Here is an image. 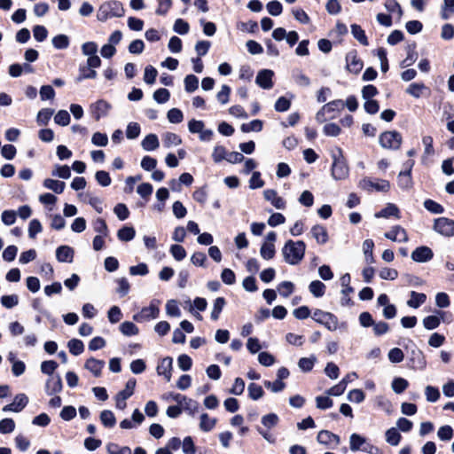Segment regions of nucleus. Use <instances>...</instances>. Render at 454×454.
<instances>
[{
  "instance_id": "obj_36",
  "label": "nucleus",
  "mask_w": 454,
  "mask_h": 454,
  "mask_svg": "<svg viewBox=\"0 0 454 454\" xmlns=\"http://www.w3.org/2000/svg\"><path fill=\"white\" fill-rule=\"evenodd\" d=\"M97 77V72L94 68L80 66L79 67V75L76 78V81L82 82L84 79H95Z\"/></svg>"
},
{
  "instance_id": "obj_10",
  "label": "nucleus",
  "mask_w": 454,
  "mask_h": 454,
  "mask_svg": "<svg viewBox=\"0 0 454 454\" xmlns=\"http://www.w3.org/2000/svg\"><path fill=\"white\" fill-rule=\"evenodd\" d=\"M173 399L177 402L180 406L190 415H194L199 411V403L195 400L188 398L180 394L174 395Z\"/></svg>"
},
{
  "instance_id": "obj_12",
  "label": "nucleus",
  "mask_w": 454,
  "mask_h": 454,
  "mask_svg": "<svg viewBox=\"0 0 454 454\" xmlns=\"http://www.w3.org/2000/svg\"><path fill=\"white\" fill-rule=\"evenodd\" d=\"M411 256L414 262H429L433 258L434 253L430 247H426V246H421V247H417L411 253Z\"/></svg>"
},
{
  "instance_id": "obj_1",
  "label": "nucleus",
  "mask_w": 454,
  "mask_h": 454,
  "mask_svg": "<svg viewBox=\"0 0 454 454\" xmlns=\"http://www.w3.org/2000/svg\"><path fill=\"white\" fill-rule=\"evenodd\" d=\"M305 249L303 241L287 240L282 248L285 262L291 265L298 264L304 257Z\"/></svg>"
},
{
  "instance_id": "obj_13",
  "label": "nucleus",
  "mask_w": 454,
  "mask_h": 454,
  "mask_svg": "<svg viewBox=\"0 0 454 454\" xmlns=\"http://www.w3.org/2000/svg\"><path fill=\"white\" fill-rule=\"evenodd\" d=\"M347 69L354 74H358L363 68V61L357 57L356 51H351L346 55Z\"/></svg>"
},
{
  "instance_id": "obj_2",
  "label": "nucleus",
  "mask_w": 454,
  "mask_h": 454,
  "mask_svg": "<svg viewBox=\"0 0 454 454\" xmlns=\"http://www.w3.org/2000/svg\"><path fill=\"white\" fill-rule=\"evenodd\" d=\"M358 187L368 192H372L373 191L387 192L390 189V184L387 180L385 179H373L365 176L359 181Z\"/></svg>"
},
{
  "instance_id": "obj_19",
  "label": "nucleus",
  "mask_w": 454,
  "mask_h": 454,
  "mask_svg": "<svg viewBox=\"0 0 454 454\" xmlns=\"http://www.w3.org/2000/svg\"><path fill=\"white\" fill-rule=\"evenodd\" d=\"M74 249L68 246H60L56 250V258L60 262H72Z\"/></svg>"
},
{
  "instance_id": "obj_9",
  "label": "nucleus",
  "mask_w": 454,
  "mask_h": 454,
  "mask_svg": "<svg viewBox=\"0 0 454 454\" xmlns=\"http://www.w3.org/2000/svg\"><path fill=\"white\" fill-rule=\"evenodd\" d=\"M111 105L104 99H99L90 106V111L96 121L108 114Z\"/></svg>"
},
{
  "instance_id": "obj_50",
  "label": "nucleus",
  "mask_w": 454,
  "mask_h": 454,
  "mask_svg": "<svg viewBox=\"0 0 454 454\" xmlns=\"http://www.w3.org/2000/svg\"><path fill=\"white\" fill-rule=\"evenodd\" d=\"M53 113H54V111L50 108H43V109L40 110L37 114V118H36L38 124L39 125H46L49 122Z\"/></svg>"
},
{
  "instance_id": "obj_62",
  "label": "nucleus",
  "mask_w": 454,
  "mask_h": 454,
  "mask_svg": "<svg viewBox=\"0 0 454 454\" xmlns=\"http://www.w3.org/2000/svg\"><path fill=\"white\" fill-rule=\"evenodd\" d=\"M140 134V126L137 122H130L127 126L126 137L129 139H135Z\"/></svg>"
},
{
  "instance_id": "obj_11",
  "label": "nucleus",
  "mask_w": 454,
  "mask_h": 454,
  "mask_svg": "<svg viewBox=\"0 0 454 454\" xmlns=\"http://www.w3.org/2000/svg\"><path fill=\"white\" fill-rule=\"evenodd\" d=\"M27 396L25 394H19L14 397L12 403L7 404L3 408V411L20 412L27 406Z\"/></svg>"
},
{
  "instance_id": "obj_52",
  "label": "nucleus",
  "mask_w": 454,
  "mask_h": 454,
  "mask_svg": "<svg viewBox=\"0 0 454 454\" xmlns=\"http://www.w3.org/2000/svg\"><path fill=\"white\" fill-rule=\"evenodd\" d=\"M278 416L275 413H269L267 415H264L262 416V424L270 429L272 427H274L275 426H277V424L278 423Z\"/></svg>"
},
{
  "instance_id": "obj_61",
  "label": "nucleus",
  "mask_w": 454,
  "mask_h": 454,
  "mask_svg": "<svg viewBox=\"0 0 454 454\" xmlns=\"http://www.w3.org/2000/svg\"><path fill=\"white\" fill-rule=\"evenodd\" d=\"M42 231L43 227L39 220L33 219L30 221L28 225V236L30 239H35Z\"/></svg>"
},
{
  "instance_id": "obj_25",
  "label": "nucleus",
  "mask_w": 454,
  "mask_h": 454,
  "mask_svg": "<svg viewBox=\"0 0 454 454\" xmlns=\"http://www.w3.org/2000/svg\"><path fill=\"white\" fill-rule=\"evenodd\" d=\"M141 145L145 151H153L156 150L159 145V139L155 134L147 135L142 141Z\"/></svg>"
},
{
  "instance_id": "obj_41",
  "label": "nucleus",
  "mask_w": 454,
  "mask_h": 454,
  "mask_svg": "<svg viewBox=\"0 0 454 454\" xmlns=\"http://www.w3.org/2000/svg\"><path fill=\"white\" fill-rule=\"evenodd\" d=\"M385 435L387 442L393 446L398 445L402 438L398 430L395 427H391L388 430H387Z\"/></svg>"
},
{
  "instance_id": "obj_42",
  "label": "nucleus",
  "mask_w": 454,
  "mask_h": 454,
  "mask_svg": "<svg viewBox=\"0 0 454 454\" xmlns=\"http://www.w3.org/2000/svg\"><path fill=\"white\" fill-rule=\"evenodd\" d=\"M427 87L423 83L413 82L406 89V92L415 98H419Z\"/></svg>"
},
{
  "instance_id": "obj_26",
  "label": "nucleus",
  "mask_w": 454,
  "mask_h": 454,
  "mask_svg": "<svg viewBox=\"0 0 454 454\" xmlns=\"http://www.w3.org/2000/svg\"><path fill=\"white\" fill-rule=\"evenodd\" d=\"M162 142L165 147L169 148L181 145L182 139L176 133L166 132L162 135Z\"/></svg>"
},
{
  "instance_id": "obj_37",
  "label": "nucleus",
  "mask_w": 454,
  "mask_h": 454,
  "mask_svg": "<svg viewBox=\"0 0 454 454\" xmlns=\"http://www.w3.org/2000/svg\"><path fill=\"white\" fill-rule=\"evenodd\" d=\"M351 33L353 36L363 45H368V40L365 35L364 30L359 25L353 24L351 25Z\"/></svg>"
},
{
  "instance_id": "obj_47",
  "label": "nucleus",
  "mask_w": 454,
  "mask_h": 454,
  "mask_svg": "<svg viewBox=\"0 0 454 454\" xmlns=\"http://www.w3.org/2000/svg\"><path fill=\"white\" fill-rule=\"evenodd\" d=\"M409 386V382L403 378H395L392 381V389L396 394L403 393Z\"/></svg>"
},
{
  "instance_id": "obj_45",
  "label": "nucleus",
  "mask_w": 454,
  "mask_h": 454,
  "mask_svg": "<svg viewBox=\"0 0 454 454\" xmlns=\"http://www.w3.org/2000/svg\"><path fill=\"white\" fill-rule=\"evenodd\" d=\"M51 175L63 179H68L71 176V170L67 165H56Z\"/></svg>"
},
{
  "instance_id": "obj_14",
  "label": "nucleus",
  "mask_w": 454,
  "mask_h": 454,
  "mask_svg": "<svg viewBox=\"0 0 454 454\" xmlns=\"http://www.w3.org/2000/svg\"><path fill=\"white\" fill-rule=\"evenodd\" d=\"M385 238L395 242H407L408 235L406 231L400 225L394 226L384 234Z\"/></svg>"
},
{
  "instance_id": "obj_53",
  "label": "nucleus",
  "mask_w": 454,
  "mask_h": 454,
  "mask_svg": "<svg viewBox=\"0 0 454 454\" xmlns=\"http://www.w3.org/2000/svg\"><path fill=\"white\" fill-rule=\"evenodd\" d=\"M385 8L389 12H396L397 13V17L398 19L400 20L402 15H403V10L401 8V5L397 3L396 0H386L385 4Z\"/></svg>"
},
{
  "instance_id": "obj_46",
  "label": "nucleus",
  "mask_w": 454,
  "mask_h": 454,
  "mask_svg": "<svg viewBox=\"0 0 454 454\" xmlns=\"http://www.w3.org/2000/svg\"><path fill=\"white\" fill-rule=\"evenodd\" d=\"M261 256L265 260H270L275 255V246L272 243H263L261 250Z\"/></svg>"
},
{
  "instance_id": "obj_59",
  "label": "nucleus",
  "mask_w": 454,
  "mask_h": 454,
  "mask_svg": "<svg viewBox=\"0 0 454 454\" xmlns=\"http://www.w3.org/2000/svg\"><path fill=\"white\" fill-rule=\"evenodd\" d=\"M167 117L169 122L176 124L183 121L184 114L178 108H172L168 112Z\"/></svg>"
},
{
  "instance_id": "obj_34",
  "label": "nucleus",
  "mask_w": 454,
  "mask_h": 454,
  "mask_svg": "<svg viewBox=\"0 0 454 454\" xmlns=\"http://www.w3.org/2000/svg\"><path fill=\"white\" fill-rule=\"evenodd\" d=\"M226 304L225 299L218 297L215 300L211 311V319L215 321L219 318L220 314Z\"/></svg>"
},
{
  "instance_id": "obj_22",
  "label": "nucleus",
  "mask_w": 454,
  "mask_h": 454,
  "mask_svg": "<svg viewBox=\"0 0 454 454\" xmlns=\"http://www.w3.org/2000/svg\"><path fill=\"white\" fill-rule=\"evenodd\" d=\"M317 440L321 444H330V443H335L338 445L340 443V437L337 434H334L327 430H321L317 437Z\"/></svg>"
},
{
  "instance_id": "obj_44",
  "label": "nucleus",
  "mask_w": 454,
  "mask_h": 454,
  "mask_svg": "<svg viewBox=\"0 0 454 454\" xmlns=\"http://www.w3.org/2000/svg\"><path fill=\"white\" fill-rule=\"evenodd\" d=\"M120 331L126 336H132L138 333L137 326L129 321H125L120 325Z\"/></svg>"
},
{
  "instance_id": "obj_31",
  "label": "nucleus",
  "mask_w": 454,
  "mask_h": 454,
  "mask_svg": "<svg viewBox=\"0 0 454 454\" xmlns=\"http://www.w3.org/2000/svg\"><path fill=\"white\" fill-rule=\"evenodd\" d=\"M427 296L425 294L417 293L412 291L411 293V299L407 301V305L411 308L417 309L423 303H425Z\"/></svg>"
},
{
  "instance_id": "obj_17",
  "label": "nucleus",
  "mask_w": 454,
  "mask_h": 454,
  "mask_svg": "<svg viewBox=\"0 0 454 454\" xmlns=\"http://www.w3.org/2000/svg\"><path fill=\"white\" fill-rule=\"evenodd\" d=\"M46 393L50 395L59 393L62 390V380L59 374L51 376L45 384Z\"/></svg>"
},
{
  "instance_id": "obj_57",
  "label": "nucleus",
  "mask_w": 454,
  "mask_h": 454,
  "mask_svg": "<svg viewBox=\"0 0 454 454\" xmlns=\"http://www.w3.org/2000/svg\"><path fill=\"white\" fill-rule=\"evenodd\" d=\"M170 94L167 89H158L153 93V99L159 104H164L169 99Z\"/></svg>"
},
{
  "instance_id": "obj_16",
  "label": "nucleus",
  "mask_w": 454,
  "mask_h": 454,
  "mask_svg": "<svg viewBox=\"0 0 454 454\" xmlns=\"http://www.w3.org/2000/svg\"><path fill=\"white\" fill-rule=\"evenodd\" d=\"M408 168L404 171H401L398 175V185L403 190H408L412 186V179L411 176V168L413 162L410 161L407 163Z\"/></svg>"
},
{
  "instance_id": "obj_63",
  "label": "nucleus",
  "mask_w": 454,
  "mask_h": 454,
  "mask_svg": "<svg viewBox=\"0 0 454 454\" xmlns=\"http://www.w3.org/2000/svg\"><path fill=\"white\" fill-rule=\"evenodd\" d=\"M114 214L121 221L126 220L129 215L127 206L123 203H118L114 208Z\"/></svg>"
},
{
  "instance_id": "obj_39",
  "label": "nucleus",
  "mask_w": 454,
  "mask_h": 454,
  "mask_svg": "<svg viewBox=\"0 0 454 454\" xmlns=\"http://www.w3.org/2000/svg\"><path fill=\"white\" fill-rule=\"evenodd\" d=\"M136 231L133 227L124 226L117 232V237L121 241H130L135 238Z\"/></svg>"
},
{
  "instance_id": "obj_30",
  "label": "nucleus",
  "mask_w": 454,
  "mask_h": 454,
  "mask_svg": "<svg viewBox=\"0 0 454 454\" xmlns=\"http://www.w3.org/2000/svg\"><path fill=\"white\" fill-rule=\"evenodd\" d=\"M365 442L364 437L357 434H352L349 438V448L352 451L362 450Z\"/></svg>"
},
{
  "instance_id": "obj_54",
  "label": "nucleus",
  "mask_w": 454,
  "mask_h": 454,
  "mask_svg": "<svg viewBox=\"0 0 454 454\" xmlns=\"http://www.w3.org/2000/svg\"><path fill=\"white\" fill-rule=\"evenodd\" d=\"M316 357H302L299 360V368L303 372H310L315 364Z\"/></svg>"
},
{
  "instance_id": "obj_21",
  "label": "nucleus",
  "mask_w": 454,
  "mask_h": 454,
  "mask_svg": "<svg viewBox=\"0 0 454 454\" xmlns=\"http://www.w3.org/2000/svg\"><path fill=\"white\" fill-rule=\"evenodd\" d=\"M104 366L105 362L103 360H98L94 357L89 358L84 365V367L92 372L96 377H99L101 375V371Z\"/></svg>"
},
{
  "instance_id": "obj_7",
  "label": "nucleus",
  "mask_w": 454,
  "mask_h": 454,
  "mask_svg": "<svg viewBox=\"0 0 454 454\" xmlns=\"http://www.w3.org/2000/svg\"><path fill=\"white\" fill-rule=\"evenodd\" d=\"M348 174V168L339 151V156L333 155V163L332 167V176L336 180L344 179Z\"/></svg>"
},
{
  "instance_id": "obj_48",
  "label": "nucleus",
  "mask_w": 454,
  "mask_h": 454,
  "mask_svg": "<svg viewBox=\"0 0 454 454\" xmlns=\"http://www.w3.org/2000/svg\"><path fill=\"white\" fill-rule=\"evenodd\" d=\"M52 44L59 50L67 49L69 46V38L66 35H58L52 38Z\"/></svg>"
},
{
  "instance_id": "obj_56",
  "label": "nucleus",
  "mask_w": 454,
  "mask_h": 454,
  "mask_svg": "<svg viewBox=\"0 0 454 454\" xmlns=\"http://www.w3.org/2000/svg\"><path fill=\"white\" fill-rule=\"evenodd\" d=\"M158 72L153 66H147L145 68L144 81L147 84H153L157 77Z\"/></svg>"
},
{
  "instance_id": "obj_20",
  "label": "nucleus",
  "mask_w": 454,
  "mask_h": 454,
  "mask_svg": "<svg viewBox=\"0 0 454 454\" xmlns=\"http://www.w3.org/2000/svg\"><path fill=\"white\" fill-rule=\"evenodd\" d=\"M173 359L169 356L164 357L157 366V372L159 375H163L167 381L171 380V369Z\"/></svg>"
},
{
  "instance_id": "obj_24",
  "label": "nucleus",
  "mask_w": 454,
  "mask_h": 454,
  "mask_svg": "<svg viewBox=\"0 0 454 454\" xmlns=\"http://www.w3.org/2000/svg\"><path fill=\"white\" fill-rule=\"evenodd\" d=\"M390 216L400 218L398 207L392 203H388L383 209L375 214L376 218H388Z\"/></svg>"
},
{
  "instance_id": "obj_6",
  "label": "nucleus",
  "mask_w": 454,
  "mask_h": 454,
  "mask_svg": "<svg viewBox=\"0 0 454 454\" xmlns=\"http://www.w3.org/2000/svg\"><path fill=\"white\" fill-rule=\"evenodd\" d=\"M136 380L135 379H129L125 385V388L121 391H120L116 397V408L119 410H124L127 406L126 400L129 398L133 393L136 387Z\"/></svg>"
},
{
  "instance_id": "obj_40",
  "label": "nucleus",
  "mask_w": 454,
  "mask_h": 454,
  "mask_svg": "<svg viewBox=\"0 0 454 454\" xmlns=\"http://www.w3.org/2000/svg\"><path fill=\"white\" fill-rule=\"evenodd\" d=\"M67 347L69 352L74 356L81 355L84 350L83 342L78 339H72L68 341Z\"/></svg>"
},
{
  "instance_id": "obj_5",
  "label": "nucleus",
  "mask_w": 454,
  "mask_h": 454,
  "mask_svg": "<svg viewBox=\"0 0 454 454\" xmlns=\"http://www.w3.org/2000/svg\"><path fill=\"white\" fill-rule=\"evenodd\" d=\"M159 304V301H152L148 307L143 308L139 313L135 314L133 319L137 322H144L157 318L160 314Z\"/></svg>"
},
{
  "instance_id": "obj_28",
  "label": "nucleus",
  "mask_w": 454,
  "mask_h": 454,
  "mask_svg": "<svg viewBox=\"0 0 454 454\" xmlns=\"http://www.w3.org/2000/svg\"><path fill=\"white\" fill-rule=\"evenodd\" d=\"M43 186L58 194H60L64 192L66 184L64 182L47 178L43 181Z\"/></svg>"
},
{
  "instance_id": "obj_15",
  "label": "nucleus",
  "mask_w": 454,
  "mask_h": 454,
  "mask_svg": "<svg viewBox=\"0 0 454 454\" xmlns=\"http://www.w3.org/2000/svg\"><path fill=\"white\" fill-rule=\"evenodd\" d=\"M274 73L269 69L260 71L256 76V83L262 89L270 90L273 86L272 76Z\"/></svg>"
},
{
  "instance_id": "obj_4",
  "label": "nucleus",
  "mask_w": 454,
  "mask_h": 454,
  "mask_svg": "<svg viewBox=\"0 0 454 454\" xmlns=\"http://www.w3.org/2000/svg\"><path fill=\"white\" fill-rule=\"evenodd\" d=\"M380 145L386 149L396 150L402 144V136L397 131H386L380 136Z\"/></svg>"
},
{
  "instance_id": "obj_49",
  "label": "nucleus",
  "mask_w": 454,
  "mask_h": 454,
  "mask_svg": "<svg viewBox=\"0 0 454 454\" xmlns=\"http://www.w3.org/2000/svg\"><path fill=\"white\" fill-rule=\"evenodd\" d=\"M262 129V122L260 120H254L249 123H244L241 125V130L245 133L251 131H261Z\"/></svg>"
},
{
  "instance_id": "obj_23",
  "label": "nucleus",
  "mask_w": 454,
  "mask_h": 454,
  "mask_svg": "<svg viewBox=\"0 0 454 454\" xmlns=\"http://www.w3.org/2000/svg\"><path fill=\"white\" fill-rule=\"evenodd\" d=\"M310 233L312 237L320 245L325 244L328 240V233L323 225H315L311 228Z\"/></svg>"
},
{
  "instance_id": "obj_35",
  "label": "nucleus",
  "mask_w": 454,
  "mask_h": 454,
  "mask_svg": "<svg viewBox=\"0 0 454 454\" xmlns=\"http://www.w3.org/2000/svg\"><path fill=\"white\" fill-rule=\"evenodd\" d=\"M325 285L319 280H314L309 286V292L317 298L325 294Z\"/></svg>"
},
{
  "instance_id": "obj_60",
  "label": "nucleus",
  "mask_w": 454,
  "mask_h": 454,
  "mask_svg": "<svg viewBox=\"0 0 454 454\" xmlns=\"http://www.w3.org/2000/svg\"><path fill=\"white\" fill-rule=\"evenodd\" d=\"M441 319L437 316H428L423 319V325L427 330H434L440 325Z\"/></svg>"
},
{
  "instance_id": "obj_27",
  "label": "nucleus",
  "mask_w": 454,
  "mask_h": 454,
  "mask_svg": "<svg viewBox=\"0 0 454 454\" xmlns=\"http://www.w3.org/2000/svg\"><path fill=\"white\" fill-rule=\"evenodd\" d=\"M217 419L210 418L207 413L200 416V428L204 432L211 431L216 425Z\"/></svg>"
},
{
  "instance_id": "obj_38",
  "label": "nucleus",
  "mask_w": 454,
  "mask_h": 454,
  "mask_svg": "<svg viewBox=\"0 0 454 454\" xmlns=\"http://www.w3.org/2000/svg\"><path fill=\"white\" fill-rule=\"evenodd\" d=\"M247 392H248V396L252 400H254V401L259 400L264 395V391H263L262 387L260 385L255 384V383H250L248 385Z\"/></svg>"
},
{
  "instance_id": "obj_58",
  "label": "nucleus",
  "mask_w": 454,
  "mask_h": 454,
  "mask_svg": "<svg viewBox=\"0 0 454 454\" xmlns=\"http://www.w3.org/2000/svg\"><path fill=\"white\" fill-rule=\"evenodd\" d=\"M294 286L290 281H284L278 286L279 294L285 298L288 297L294 292Z\"/></svg>"
},
{
  "instance_id": "obj_18",
  "label": "nucleus",
  "mask_w": 454,
  "mask_h": 454,
  "mask_svg": "<svg viewBox=\"0 0 454 454\" xmlns=\"http://www.w3.org/2000/svg\"><path fill=\"white\" fill-rule=\"evenodd\" d=\"M264 199L270 201L276 208L284 209L286 207L285 200L279 197L273 189H268L263 192Z\"/></svg>"
},
{
  "instance_id": "obj_64",
  "label": "nucleus",
  "mask_w": 454,
  "mask_h": 454,
  "mask_svg": "<svg viewBox=\"0 0 454 454\" xmlns=\"http://www.w3.org/2000/svg\"><path fill=\"white\" fill-rule=\"evenodd\" d=\"M107 450L109 454H132L129 447H120L114 443L107 446Z\"/></svg>"
},
{
  "instance_id": "obj_51",
  "label": "nucleus",
  "mask_w": 454,
  "mask_h": 454,
  "mask_svg": "<svg viewBox=\"0 0 454 454\" xmlns=\"http://www.w3.org/2000/svg\"><path fill=\"white\" fill-rule=\"evenodd\" d=\"M70 120V114L66 110H59L54 117V121L60 126H67Z\"/></svg>"
},
{
  "instance_id": "obj_43",
  "label": "nucleus",
  "mask_w": 454,
  "mask_h": 454,
  "mask_svg": "<svg viewBox=\"0 0 454 454\" xmlns=\"http://www.w3.org/2000/svg\"><path fill=\"white\" fill-rule=\"evenodd\" d=\"M184 89L191 93L195 91L199 87V79L194 74H188L184 78Z\"/></svg>"
},
{
  "instance_id": "obj_33",
  "label": "nucleus",
  "mask_w": 454,
  "mask_h": 454,
  "mask_svg": "<svg viewBox=\"0 0 454 454\" xmlns=\"http://www.w3.org/2000/svg\"><path fill=\"white\" fill-rule=\"evenodd\" d=\"M100 421L106 427H114L116 424L114 414L109 410H104L101 411Z\"/></svg>"
},
{
  "instance_id": "obj_32",
  "label": "nucleus",
  "mask_w": 454,
  "mask_h": 454,
  "mask_svg": "<svg viewBox=\"0 0 454 454\" xmlns=\"http://www.w3.org/2000/svg\"><path fill=\"white\" fill-rule=\"evenodd\" d=\"M373 247H374V242L372 239H365L363 243V251L364 254L365 262L367 263H373L374 262V256H373Z\"/></svg>"
},
{
  "instance_id": "obj_3",
  "label": "nucleus",
  "mask_w": 454,
  "mask_h": 454,
  "mask_svg": "<svg viewBox=\"0 0 454 454\" xmlns=\"http://www.w3.org/2000/svg\"><path fill=\"white\" fill-rule=\"evenodd\" d=\"M313 320L325 325L330 331H335L338 327V318L330 312L316 309L312 315Z\"/></svg>"
},
{
  "instance_id": "obj_8",
  "label": "nucleus",
  "mask_w": 454,
  "mask_h": 454,
  "mask_svg": "<svg viewBox=\"0 0 454 454\" xmlns=\"http://www.w3.org/2000/svg\"><path fill=\"white\" fill-rule=\"evenodd\" d=\"M434 229L442 236H454V220L440 217L434 221Z\"/></svg>"
},
{
  "instance_id": "obj_29",
  "label": "nucleus",
  "mask_w": 454,
  "mask_h": 454,
  "mask_svg": "<svg viewBox=\"0 0 454 454\" xmlns=\"http://www.w3.org/2000/svg\"><path fill=\"white\" fill-rule=\"evenodd\" d=\"M106 4L108 7L107 9L109 10L112 17L120 18L124 15L125 11L121 2L114 0L106 3Z\"/></svg>"
},
{
  "instance_id": "obj_55",
  "label": "nucleus",
  "mask_w": 454,
  "mask_h": 454,
  "mask_svg": "<svg viewBox=\"0 0 454 454\" xmlns=\"http://www.w3.org/2000/svg\"><path fill=\"white\" fill-rule=\"evenodd\" d=\"M268 12L272 16H278L282 13L283 6L277 0L270 1L266 5Z\"/></svg>"
}]
</instances>
